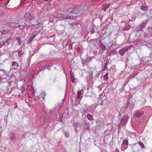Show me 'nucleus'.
Segmentation results:
<instances>
[{
  "mask_svg": "<svg viewBox=\"0 0 152 152\" xmlns=\"http://www.w3.org/2000/svg\"><path fill=\"white\" fill-rule=\"evenodd\" d=\"M63 20V19H62L61 18H58V19L56 20V22H57L59 20Z\"/></svg>",
  "mask_w": 152,
  "mask_h": 152,
  "instance_id": "nucleus-18",
  "label": "nucleus"
},
{
  "mask_svg": "<svg viewBox=\"0 0 152 152\" xmlns=\"http://www.w3.org/2000/svg\"><path fill=\"white\" fill-rule=\"evenodd\" d=\"M141 9L143 10L146 11L148 9V7L142 6L141 7Z\"/></svg>",
  "mask_w": 152,
  "mask_h": 152,
  "instance_id": "nucleus-10",
  "label": "nucleus"
},
{
  "mask_svg": "<svg viewBox=\"0 0 152 152\" xmlns=\"http://www.w3.org/2000/svg\"><path fill=\"white\" fill-rule=\"evenodd\" d=\"M31 102H36L37 101L36 99V98L33 99H31Z\"/></svg>",
  "mask_w": 152,
  "mask_h": 152,
  "instance_id": "nucleus-17",
  "label": "nucleus"
},
{
  "mask_svg": "<svg viewBox=\"0 0 152 152\" xmlns=\"http://www.w3.org/2000/svg\"><path fill=\"white\" fill-rule=\"evenodd\" d=\"M46 0L47 1H48V0Z\"/></svg>",
  "mask_w": 152,
  "mask_h": 152,
  "instance_id": "nucleus-23",
  "label": "nucleus"
},
{
  "mask_svg": "<svg viewBox=\"0 0 152 152\" xmlns=\"http://www.w3.org/2000/svg\"><path fill=\"white\" fill-rule=\"evenodd\" d=\"M143 114L144 112L142 111L138 112L135 114L134 116L138 118L140 117L141 115H142Z\"/></svg>",
  "mask_w": 152,
  "mask_h": 152,
  "instance_id": "nucleus-4",
  "label": "nucleus"
},
{
  "mask_svg": "<svg viewBox=\"0 0 152 152\" xmlns=\"http://www.w3.org/2000/svg\"><path fill=\"white\" fill-rule=\"evenodd\" d=\"M35 35H33L31 38V40H32L33 39H34V38L35 37Z\"/></svg>",
  "mask_w": 152,
  "mask_h": 152,
  "instance_id": "nucleus-20",
  "label": "nucleus"
},
{
  "mask_svg": "<svg viewBox=\"0 0 152 152\" xmlns=\"http://www.w3.org/2000/svg\"><path fill=\"white\" fill-rule=\"evenodd\" d=\"M25 18L27 21H29L31 19L32 16L29 13H27L25 14Z\"/></svg>",
  "mask_w": 152,
  "mask_h": 152,
  "instance_id": "nucleus-1",
  "label": "nucleus"
},
{
  "mask_svg": "<svg viewBox=\"0 0 152 152\" xmlns=\"http://www.w3.org/2000/svg\"><path fill=\"white\" fill-rule=\"evenodd\" d=\"M41 97H42L43 100L44 99V97L45 96V93L44 91H42L40 93Z\"/></svg>",
  "mask_w": 152,
  "mask_h": 152,
  "instance_id": "nucleus-7",
  "label": "nucleus"
},
{
  "mask_svg": "<svg viewBox=\"0 0 152 152\" xmlns=\"http://www.w3.org/2000/svg\"><path fill=\"white\" fill-rule=\"evenodd\" d=\"M28 97H29V98H31V96H28Z\"/></svg>",
  "mask_w": 152,
  "mask_h": 152,
  "instance_id": "nucleus-22",
  "label": "nucleus"
},
{
  "mask_svg": "<svg viewBox=\"0 0 152 152\" xmlns=\"http://www.w3.org/2000/svg\"><path fill=\"white\" fill-rule=\"evenodd\" d=\"M123 143L124 145H127L128 144V142L127 140H125L123 141Z\"/></svg>",
  "mask_w": 152,
  "mask_h": 152,
  "instance_id": "nucleus-14",
  "label": "nucleus"
},
{
  "mask_svg": "<svg viewBox=\"0 0 152 152\" xmlns=\"http://www.w3.org/2000/svg\"><path fill=\"white\" fill-rule=\"evenodd\" d=\"M87 118L91 121L93 119V117L90 114H88L87 115Z\"/></svg>",
  "mask_w": 152,
  "mask_h": 152,
  "instance_id": "nucleus-8",
  "label": "nucleus"
},
{
  "mask_svg": "<svg viewBox=\"0 0 152 152\" xmlns=\"http://www.w3.org/2000/svg\"><path fill=\"white\" fill-rule=\"evenodd\" d=\"M83 91L82 89H81L80 91L77 92V99H79L81 95L83 93Z\"/></svg>",
  "mask_w": 152,
  "mask_h": 152,
  "instance_id": "nucleus-3",
  "label": "nucleus"
},
{
  "mask_svg": "<svg viewBox=\"0 0 152 152\" xmlns=\"http://www.w3.org/2000/svg\"><path fill=\"white\" fill-rule=\"evenodd\" d=\"M16 39L18 41L19 44L20 45L21 44V42L20 38L19 37H17L16 38Z\"/></svg>",
  "mask_w": 152,
  "mask_h": 152,
  "instance_id": "nucleus-12",
  "label": "nucleus"
},
{
  "mask_svg": "<svg viewBox=\"0 0 152 152\" xmlns=\"http://www.w3.org/2000/svg\"><path fill=\"white\" fill-rule=\"evenodd\" d=\"M11 38L10 37H9L6 40V42L9 44L11 42Z\"/></svg>",
  "mask_w": 152,
  "mask_h": 152,
  "instance_id": "nucleus-9",
  "label": "nucleus"
},
{
  "mask_svg": "<svg viewBox=\"0 0 152 152\" xmlns=\"http://www.w3.org/2000/svg\"><path fill=\"white\" fill-rule=\"evenodd\" d=\"M23 52L22 51H19L18 53V55L19 56H20L23 55Z\"/></svg>",
  "mask_w": 152,
  "mask_h": 152,
  "instance_id": "nucleus-16",
  "label": "nucleus"
},
{
  "mask_svg": "<svg viewBox=\"0 0 152 152\" xmlns=\"http://www.w3.org/2000/svg\"><path fill=\"white\" fill-rule=\"evenodd\" d=\"M62 19H65V18H73V17L72 16H68L66 15H62Z\"/></svg>",
  "mask_w": 152,
  "mask_h": 152,
  "instance_id": "nucleus-5",
  "label": "nucleus"
},
{
  "mask_svg": "<svg viewBox=\"0 0 152 152\" xmlns=\"http://www.w3.org/2000/svg\"><path fill=\"white\" fill-rule=\"evenodd\" d=\"M100 46L101 47L102 49L103 50H104L106 49L105 46L103 45L102 44H100Z\"/></svg>",
  "mask_w": 152,
  "mask_h": 152,
  "instance_id": "nucleus-13",
  "label": "nucleus"
},
{
  "mask_svg": "<svg viewBox=\"0 0 152 152\" xmlns=\"http://www.w3.org/2000/svg\"><path fill=\"white\" fill-rule=\"evenodd\" d=\"M110 5L108 4H106L104 5L103 7V10H104V11H105L108 8Z\"/></svg>",
  "mask_w": 152,
  "mask_h": 152,
  "instance_id": "nucleus-6",
  "label": "nucleus"
},
{
  "mask_svg": "<svg viewBox=\"0 0 152 152\" xmlns=\"http://www.w3.org/2000/svg\"><path fill=\"white\" fill-rule=\"evenodd\" d=\"M121 51H122V50H119V53L120 54H121V55H123L124 53H121Z\"/></svg>",
  "mask_w": 152,
  "mask_h": 152,
  "instance_id": "nucleus-21",
  "label": "nucleus"
},
{
  "mask_svg": "<svg viewBox=\"0 0 152 152\" xmlns=\"http://www.w3.org/2000/svg\"><path fill=\"white\" fill-rule=\"evenodd\" d=\"M10 26L11 28L17 27L18 26V23H17L11 22L10 24Z\"/></svg>",
  "mask_w": 152,
  "mask_h": 152,
  "instance_id": "nucleus-2",
  "label": "nucleus"
},
{
  "mask_svg": "<svg viewBox=\"0 0 152 152\" xmlns=\"http://www.w3.org/2000/svg\"><path fill=\"white\" fill-rule=\"evenodd\" d=\"M139 144L141 147V148H143L144 147V145L141 142H139Z\"/></svg>",
  "mask_w": 152,
  "mask_h": 152,
  "instance_id": "nucleus-11",
  "label": "nucleus"
},
{
  "mask_svg": "<svg viewBox=\"0 0 152 152\" xmlns=\"http://www.w3.org/2000/svg\"><path fill=\"white\" fill-rule=\"evenodd\" d=\"M54 20V18H52L51 19H50V20H49V21L50 22H53V21Z\"/></svg>",
  "mask_w": 152,
  "mask_h": 152,
  "instance_id": "nucleus-19",
  "label": "nucleus"
},
{
  "mask_svg": "<svg viewBox=\"0 0 152 152\" xmlns=\"http://www.w3.org/2000/svg\"><path fill=\"white\" fill-rule=\"evenodd\" d=\"M12 65L13 66H15L17 64V62L15 61H12Z\"/></svg>",
  "mask_w": 152,
  "mask_h": 152,
  "instance_id": "nucleus-15",
  "label": "nucleus"
}]
</instances>
